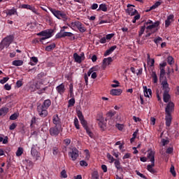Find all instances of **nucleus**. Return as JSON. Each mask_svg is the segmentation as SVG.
<instances>
[{"instance_id":"ea45409f","label":"nucleus","mask_w":179,"mask_h":179,"mask_svg":"<svg viewBox=\"0 0 179 179\" xmlns=\"http://www.w3.org/2000/svg\"><path fill=\"white\" fill-rule=\"evenodd\" d=\"M87 76H90V70H88L87 74L85 73L84 76L85 85L87 86V83H89V77H87Z\"/></svg>"},{"instance_id":"79ce46f5","label":"nucleus","mask_w":179,"mask_h":179,"mask_svg":"<svg viewBox=\"0 0 179 179\" xmlns=\"http://www.w3.org/2000/svg\"><path fill=\"white\" fill-rule=\"evenodd\" d=\"M74 125L76 129H80V127L79 125V120H78V117L74 118Z\"/></svg>"},{"instance_id":"4c0bfd02","label":"nucleus","mask_w":179,"mask_h":179,"mask_svg":"<svg viewBox=\"0 0 179 179\" xmlns=\"http://www.w3.org/2000/svg\"><path fill=\"white\" fill-rule=\"evenodd\" d=\"M154 43H155L157 45H159V44H162V43H163V38H162L160 36H157L154 39Z\"/></svg>"},{"instance_id":"4468645a","label":"nucleus","mask_w":179,"mask_h":179,"mask_svg":"<svg viewBox=\"0 0 179 179\" xmlns=\"http://www.w3.org/2000/svg\"><path fill=\"white\" fill-rule=\"evenodd\" d=\"M73 34L71 32H65L64 29H62L59 33L56 35V38H62V37H72Z\"/></svg>"},{"instance_id":"0eeeda50","label":"nucleus","mask_w":179,"mask_h":179,"mask_svg":"<svg viewBox=\"0 0 179 179\" xmlns=\"http://www.w3.org/2000/svg\"><path fill=\"white\" fill-rule=\"evenodd\" d=\"M68 155L71 160L75 162L79 157V150L73 147L71 149V151L69 152Z\"/></svg>"},{"instance_id":"72a5a7b5","label":"nucleus","mask_w":179,"mask_h":179,"mask_svg":"<svg viewBox=\"0 0 179 179\" xmlns=\"http://www.w3.org/2000/svg\"><path fill=\"white\" fill-rule=\"evenodd\" d=\"M73 58L75 59V62H78V64H80V62H82V57L79 56L78 53L73 54Z\"/></svg>"},{"instance_id":"423d86ee","label":"nucleus","mask_w":179,"mask_h":179,"mask_svg":"<svg viewBox=\"0 0 179 179\" xmlns=\"http://www.w3.org/2000/svg\"><path fill=\"white\" fill-rule=\"evenodd\" d=\"M77 116L78 117L81 125H83V128L85 129L87 135L90 136V128H89V126H87V122L85 120V117H83V113H82V111L77 110Z\"/></svg>"},{"instance_id":"f257e3e1","label":"nucleus","mask_w":179,"mask_h":179,"mask_svg":"<svg viewBox=\"0 0 179 179\" xmlns=\"http://www.w3.org/2000/svg\"><path fill=\"white\" fill-rule=\"evenodd\" d=\"M144 25L147 30L145 37H150L153 33H156L159 30V27L160 26V21H155L153 22L152 20H148L144 22Z\"/></svg>"},{"instance_id":"de8ad7c7","label":"nucleus","mask_w":179,"mask_h":179,"mask_svg":"<svg viewBox=\"0 0 179 179\" xmlns=\"http://www.w3.org/2000/svg\"><path fill=\"white\" fill-rule=\"evenodd\" d=\"M99 69L100 68L99 67V66H94V67L90 69V73H92V72H99Z\"/></svg>"},{"instance_id":"bb28decb","label":"nucleus","mask_w":179,"mask_h":179,"mask_svg":"<svg viewBox=\"0 0 179 179\" xmlns=\"http://www.w3.org/2000/svg\"><path fill=\"white\" fill-rule=\"evenodd\" d=\"M117 48V46H112L108 50H107L104 53V57H108V55H110V54H113L114 50Z\"/></svg>"},{"instance_id":"c9c22d12","label":"nucleus","mask_w":179,"mask_h":179,"mask_svg":"<svg viewBox=\"0 0 179 179\" xmlns=\"http://www.w3.org/2000/svg\"><path fill=\"white\" fill-rule=\"evenodd\" d=\"M13 65L15 66H22V65H23V60H14Z\"/></svg>"},{"instance_id":"774afa93","label":"nucleus","mask_w":179,"mask_h":179,"mask_svg":"<svg viewBox=\"0 0 179 179\" xmlns=\"http://www.w3.org/2000/svg\"><path fill=\"white\" fill-rule=\"evenodd\" d=\"M4 89L6 90H10V89H12V87L10 86V85L7 83L4 85Z\"/></svg>"},{"instance_id":"6e6552de","label":"nucleus","mask_w":179,"mask_h":179,"mask_svg":"<svg viewBox=\"0 0 179 179\" xmlns=\"http://www.w3.org/2000/svg\"><path fill=\"white\" fill-rule=\"evenodd\" d=\"M61 127L59 126H55L51 127L49 129V134L51 136H55L57 137L58 135H59V133L61 132L60 128Z\"/></svg>"},{"instance_id":"37998d69","label":"nucleus","mask_w":179,"mask_h":179,"mask_svg":"<svg viewBox=\"0 0 179 179\" xmlns=\"http://www.w3.org/2000/svg\"><path fill=\"white\" fill-rule=\"evenodd\" d=\"M17 117H19V114L15 113L10 116V120H11V121H15V120H17Z\"/></svg>"},{"instance_id":"6ab92c4d","label":"nucleus","mask_w":179,"mask_h":179,"mask_svg":"<svg viewBox=\"0 0 179 179\" xmlns=\"http://www.w3.org/2000/svg\"><path fill=\"white\" fill-rule=\"evenodd\" d=\"M52 122L55 125V127H61V119H59L58 115H53Z\"/></svg>"},{"instance_id":"c03bdc74","label":"nucleus","mask_w":179,"mask_h":179,"mask_svg":"<svg viewBox=\"0 0 179 179\" xmlns=\"http://www.w3.org/2000/svg\"><path fill=\"white\" fill-rule=\"evenodd\" d=\"M145 29H146V27L145 26V24H144V25L141 27V29L138 32L139 37H141V36H142V34H143V33H145Z\"/></svg>"},{"instance_id":"3c124183","label":"nucleus","mask_w":179,"mask_h":179,"mask_svg":"<svg viewBox=\"0 0 179 179\" xmlns=\"http://www.w3.org/2000/svg\"><path fill=\"white\" fill-rule=\"evenodd\" d=\"M60 174H61L62 178H68V175L66 174V171L65 169L62 170Z\"/></svg>"},{"instance_id":"9d476101","label":"nucleus","mask_w":179,"mask_h":179,"mask_svg":"<svg viewBox=\"0 0 179 179\" xmlns=\"http://www.w3.org/2000/svg\"><path fill=\"white\" fill-rule=\"evenodd\" d=\"M174 112V103L169 101L165 108L166 115H171V113Z\"/></svg>"},{"instance_id":"1a4fd4ad","label":"nucleus","mask_w":179,"mask_h":179,"mask_svg":"<svg viewBox=\"0 0 179 179\" xmlns=\"http://www.w3.org/2000/svg\"><path fill=\"white\" fill-rule=\"evenodd\" d=\"M37 111L39 117H41L42 118H45V117L48 115V110H47V109L45 108H43V106H38Z\"/></svg>"},{"instance_id":"a878e982","label":"nucleus","mask_w":179,"mask_h":179,"mask_svg":"<svg viewBox=\"0 0 179 179\" xmlns=\"http://www.w3.org/2000/svg\"><path fill=\"white\" fill-rule=\"evenodd\" d=\"M144 90V96L145 97H150V96H152V90L148 89V87L145 86L143 87Z\"/></svg>"},{"instance_id":"4d7b16f0","label":"nucleus","mask_w":179,"mask_h":179,"mask_svg":"<svg viewBox=\"0 0 179 179\" xmlns=\"http://www.w3.org/2000/svg\"><path fill=\"white\" fill-rule=\"evenodd\" d=\"M64 143L66 146H69L71 145V139L70 138H66L64 140Z\"/></svg>"},{"instance_id":"4be33fe9","label":"nucleus","mask_w":179,"mask_h":179,"mask_svg":"<svg viewBox=\"0 0 179 179\" xmlns=\"http://www.w3.org/2000/svg\"><path fill=\"white\" fill-rule=\"evenodd\" d=\"M122 93V90L121 89H113L110 90V94L112 96H121Z\"/></svg>"},{"instance_id":"b1692460","label":"nucleus","mask_w":179,"mask_h":179,"mask_svg":"<svg viewBox=\"0 0 179 179\" xmlns=\"http://www.w3.org/2000/svg\"><path fill=\"white\" fill-rule=\"evenodd\" d=\"M173 120V117H171V115H166L165 116V121H166V126L170 127L171 125V121Z\"/></svg>"},{"instance_id":"69168bd1","label":"nucleus","mask_w":179,"mask_h":179,"mask_svg":"<svg viewBox=\"0 0 179 179\" xmlns=\"http://www.w3.org/2000/svg\"><path fill=\"white\" fill-rule=\"evenodd\" d=\"M35 122H36V117H34L31 120V124H30L31 128H33V125H34Z\"/></svg>"},{"instance_id":"c756f323","label":"nucleus","mask_w":179,"mask_h":179,"mask_svg":"<svg viewBox=\"0 0 179 179\" xmlns=\"http://www.w3.org/2000/svg\"><path fill=\"white\" fill-rule=\"evenodd\" d=\"M9 112V108H6V107H3L1 108H0V117L6 115V114H8V113Z\"/></svg>"},{"instance_id":"09e8293b","label":"nucleus","mask_w":179,"mask_h":179,"mask_svg":"<svg viewBox=\"0 0 179 179\" xmlns=\"http://www.w3.org/2000/svg\"><path fill=\"white\" fill-rule=\"evenodd\" d=\"M107 157L108 160H110V163H114L115 159H114V157L112 156L110 153L107 154Z\"/></svg>"},{"instance_id":"a19ab883","label":"nucleus","mask_w":179,"mask_h":179,"mask_svg":"<svg viewBox=\"0 0 179 179\" xmlns=\"http://www.w3.org/2000/svg\"><path fill=\"white\" fill-rule=\"evenodd\" d=\"M92 179H100L99 178V172L97 171H94L92 173Z\"/></svg>"},{"instance_id":"f3484780","label":"nucleus","mask_w":179,"mask_h":179,"mask_svg":"<svg viewBox=\"0 0 179 179\" xmlns=\"http://www.w3.org/2000/svg\"><path fill=\"white\" fill-rule=\"evenodd\" d=\"M114 36H115V34L113 33V34H108L107 35H106L105 37H103L102 38L100 39V43L101 44H105V43H107V41H110V40H111V38H113V37H114Z\"/></svg>"},{"instance_id":"aec40b11","label":"nucleus","mask_w":179,"mask_h":179,"mask_svg":"<svg viewBox=\"0 0 179 179\" xmlns=\"http://www.w3.org/2000/svg\"><path fill=\"white\" fill-rule=\"evenodd\" d=\"M172 22H174V15L173 14L169 15L165 20V27H169V26L171 24Z\"/></svg>"},{"instance_id":"e433bc0d","label":"nucleus","mask_w":179,"mask_h":179,"mask_svg":"<svg viewBox=\"0 0 179 179\" xmlns=\"http://www.w3.org/2000/svg\"><path fill=\"white\" fill-rule=\"evenodd\" d=\"M151 78H152L153 83H157V74L155 71L152 72Z\"/></svg>"},{"instance_id":"20e7f679","label":"nucleus","mask_w":179,"mask_h":179,"mask_svg":"<svg viewBox=\"0 0 179 179\" xmlns=\"http://www.w3.org/2000/svg\"><path fill=\"white\" fill-rule=\"evenodd\" d=\"M96 120L99 122L98 125L101 131H106V128H107V123L106 122V120H104L103 113L98 112L96 116Z\"/></svg>"},{"instance_id":"49530a36","label":"nucleus","mask_w":179,"mask_h":179,"mask_svg":"<svg viewBox=\"0 0 179 179\" xmlns=\"http://www.w3.org/2000/svg\"><path fill=\"white\" fill-rule=\"evenodd\" d=\"M15 13H16V10L10 9L8 10L6 14H7V16H12L13 15H15Z\"/></svg>"},{"instance_id":"bf43d9fd","label":"nucleus","mask_w":179,"mask_h":179,"mask_svg":"<svg viewBox=\"0 0 179 179\" xmlns=\"http://www.w3.org/2000/svg\"><path fill=\"white\" fill-rule=\"evenodd\" d=\"M16 127H17V124L13 123L12 124L10 125L9 130L10 131H13V129H15L16 128Z\"/></svg>"},{"instance_id":"052dcab7","label":"nucleus","mask_w":179,"mask_h":179,"mask_svg":"<svg viewBox=\"0 0 179 179\" xmlns=\"http://www.w3.org/2000/svg\"><path fill=\"white\" fill-rule=\"evenodd\" d=\"M80 165L82 167H87V162H86V161H85V160H82L80 162Z\"/></svg>"},{"instance_id":"13d9d810","label":"nucleus","mask_w":179,"mask_h":179,"mask_svg":"<svg viewBox=\"0 0 179 179\" xmlns=\"http://www.w3.org/2000/svg\"><path fill=\"white\" fill-rule=\"evenodd\" d=\"M115 127L119 131H122V129H124V124H116Z\"/></svg>"},{"instance_id":"a211bd4d","label":"nucleus","mask_w":179,"mask_h":179,"mask_svg":"<svg viewBox=\"0 0 179 179\" xmlns=\"http://www.w3.org/2000/svg\"><path fill=\"white\" fill-rule=\"evenodd\" d=\"M31 155L33 157H40V153L37 151V146L33 145L31 149Z\"/></svg>"},{"instance_id":"473e14b6","label":"nucleus","mask_w":179,"mask_h":179,"mask_svg":"<svg viewBox=\"0 0 179 179\" xmlns=\"http://www.w3.org/2000/svg\"><path fill=\"white\" fill-rule=\"evenodd\" d=\"M114 164L117 170H122V166H121V162H120V160L115 159Z\"/></svg>"},{"instance_id":"e2e57ef3","label":"nucleus","mask_w":179,"mask_h":179,"mask_svg":"<svg viewBox=\"0 0 179 179\" xmlns=\"http://www.w3.org/2000/svg\"><path fill=\"white\" fill-rule=\"evenodd\" d=\"M135 172L137 174V176H139V177H141V178L147 179L146 176H145V175H143V173H141V172H139V171H136Z\"/></svg>"},{"instance_id":"ddd939ff","label":"nucleus","mask_w":179,"mask_h":179,"mask_svg":"<svg viewBox=\"0 0 179 179\" xmlns=\"http://www.w3.org/2000/svg\"><path fill=\"white\" fill-rule=\"evenodd\" d=\"M160 82L162 86V90H164V93H169L170 87H169V83H167V78H165L164 80H161Z\"/></svg>"},{"instance_id":"2f4dec72","label":"nucleus","mask_w":179,"mask_h":179,"mask_svg":"<svg viewBox=\"0 0 179 179\" xmlns=\"http://www.w3.org/2000/svg\"><path fill=\"white\" fill-rule=\"evenodd\" d=\"M115 115V111L110 110L106 113V118L105 119V121H107V120H111V117Z\"/></svg>"},{"instance_id":"7ed1b4c3","label":"nucleus","mask_w":179,"mask_h":179,"mask_svg":"<svg viewBox=\"0 0 179 179\" xmlns=\"http://www.w3.org/2000/svg\"><path fill=\"white\" fill-rule=\"evenodd\" d=\"M49 10H50L52 15L57 17V19H59V20L62 19L64 22H66L68 20V15H66L65 12L52 8H49Z\"/></svg>"},{"instance_id":"603ef678","label":"nucleus","mask_w":179,"mask_h":179,"mask_svg":"<svg viewBox=\"0 0 179 179\" xmlns=\"http://www.w3.org/2000/svg\"><path fill=\"white\" fill-rule=\"evenodd\" d=\"M75 106V99L71 98L69 101V107H73Z\"/></svg>"},{"instance_id":"5fc2aeb1","label":"nucleus","mask_w":179,"mask_h":179,"mask_svg":"<svg viewBox=\"0 0 179 179\" xmlns=\"http://www.w3.org/2000/svg\"><path fill=\"white\" fill-rule=\"evenodd\" d=\"M55 48V45H48L45 47V51H52Z\"/></svg>"},{"instance_id":"c85d7f7f","label":"nucleus","mask_w":179,"mask_h":179,"mask_svg":"<svg viewBox=\"0 0 179 179\" xmlns=\"http://www.w3.org/2000/svg\"><path fill=\"white\" fill-rule=\"evenodd\" d=\"M113 62V58L112 57H108L105 58L103 60V66H106L107 65H110Z\"/></svg>"},{"instance_id":"393cba45","label":"nucleus","mask_w":179,"mask_h":179,"mask_svg":"<svg viewBox=\"0 0 179 179\" xmlns=\"http://www.w3.org/2000/svg\"><path fill=\"white\" fill-rule=\"evenodd\" d=\"M171 99V96L169 94V92H164L163 101H164V103H170Z\"/></svg>"},{"instance_id":"cd10ccee","label":"nucleus","mask_w":179,"mask_h":179,"mask_svg":"<svg viewBox=\"0 0 179 179\" xmlns=\"http://www.w3.org/2000/svg\"><path fill=\"white\" fill-rule=\"evenodd\" d=\"M159 80L162 82V79H164V76H166V70L163 67L159 68Z\"/></svg>"},{"instance_id":"6e6d98bb","label":"nucleus","mask_w":179,"mask_h":179,"mask_svg":"<svg viewBox=\"0 0 179 179\" xmlns=\"http://www.w3.org/2000/svg\"><path fill=\"white\" fill-rule=\"evenodd\" d=\"M168 64L169 65H173V64H174V59L173 58V57L169 56L168 57Z\"/></svg>"},{"instance_id":"a18cd8bd","label":"nucleus","mask_w":179,"mask_h":179,"mask_svg":"<svg viewBox=\"0 0 179 179\" xmlns=\"http://www.w3.org/2000/svg\"><path fill=\"white\" fill-rule=\"evenodd\" d=\"M69 93H70V97H73V84L69 85Z\"/></svg>"},{"instance_id":"9b49d317","label":"nucleus","mask_w":179,"mask_h":179,"mask_svg":"<svg viewBox=\"0 0 179 179\" xmlns=\"http://www.w3.org/2000/svg\"><path fill=\"white\" fill-rule=\"evenodd\" d=\"M70 27H78V30H80L81 33H85V31H86V29H85V27H83L82 23L79 21L71 22L70 24Z\"/></svg>"},{"instance_id":"f8f14e48","label":"nucleus","mask_w":179,"mask_h":179,"mask_svg":"<svg viewBox=\"0 0 179 179\" xmlns=\"http://www.w3.org/2000/svg\"><path fill=\"white\" fill-rule=\"evenodd\" d=\"M13 41V36L10 35L6 36V38H4L1 43V45H10V44H12V42Z\"/></svg>"},{"instance_id":"864d4df0","label":"nucleus","mask_w":179,"mask_h":179,"mask_svg":"<svg viewBox=\"0 0 179 179\" xmlns=\"http://www.w3.org/2000/svg\"><path fill=\"white\" fill-rule=\"evenodd\" d=\"M8 80H9V78L4 77V78H3V79L0 80V83L1 85H5V83H6V82H8Z\"/></svg>"},{"instance_id":"dca6fc26","label":"nucleus","mask_w":179,"mask_h":179,"mask_svg":"<svg viewBox=\"0 0 179 179\" xmlns=\"http://www.w3.org/2000/svg\"><path fill=\"white\" fill-rule=\"evenodd\" d=\"M41 86H43V83L41 81H37L34 83L30 87L32 92H36V90H40Z\"/></svg>"},{"instance_id":"f704fd0d","label":"nucleus","mask_w":179,"mask_h":179,"mask_svg":"<svg viewBox=\"0 0 179 179\" xmlns=\"http://www.w3.org/2000/svg\"><path fill=\"white\" fill-rule=\"evenodd\" d=\"M97 10H102V12H107V6L106 3H101Z\"/></svg>"},{"instance_id":"f03ea898","label":"nucleus","mask_w":179,"mask_h":179,"mask_svg":"<svg viewBox=\"0 0 179 179\" xmlns=\"http://www.w3.org/2000/svg\"><path fill=\"white\" fill-rule=\"evenodd\" d=\"M53 33H54V31L52 29H47V30L41 31L40 33L38 34V36H42V38L34 40L33 43L36 45L47 44V42H45V40H47L48 38H50V37H52Z\"/></svg>"},{"instance_id":"0e129e2a","label":"nucleus","mask_w":179,"mask_h":179,"mask_svg":"<svg viewBox=\"0 0 179 179\" xmlns=\"http://www.w3.org/2000/svg\"><path fill=\"white\" fill-rule=\"evenodd\" d=\"M173 148H171V147L168 148L166 149V152L168 155H171V153H173Z\"/></svg>"},{"instance_id":"7c9ffc66","label":"nucleus","mask_w":179,"mask_h":179,"mask_svg":"<svg viewBox=\"0 0 179 179\" xmlns=\"http://www.w3.org/2000/svg\"><path fill=\"white\" fill-rule=\"evenodd\" d=\"M127 9L126 10L127 13H128V15H129L131 16L133 10H134V8H135V6L132 5V4H128L127 5Z\"/></svg>"},{"instance_id":"2eb2a0df","label":"nucleus","mask_w":179,"mask_h":179,"mask_svg":"<svg viewBox=\"0 0 179 179\" xmlns=\"http://www.w3.org/2000/svg\"><path fill=\"white\" fill-rule=\"evenodd\" d=\"M66 88H65V84L62 83L56 87V92L60 95L64 96V93H65Z\"/></svg>"},{"instance_id":"680f3d73","label":"nucleus","mask_w":179,"mask_h":179,"mask_svg":"<svg viewBox=\"0 0 179 179\" xmlns=\"http://www.w3.org/2000/svg\"><path fill=\"white\" fill-rule=\"evenodd\" d=\"M52 152H53V155H54L55 156H57V155H58V152H59V150H58V148L54 147V148H52Z\"/></svg>"},{"instance_id":"58836bf2","label":"nucleus","mask_w":179,"mask_h":179,"mask_svg":"<svg viewBox=\"0 0 179 179\" xmlns=\"http://www.w3.org/2000/svg\"><path fill=\"white\" fill-rule=\"evenodd\" d=\"M15 155L17 157H20V156H22L23 155V148L19 147L17 150V152H15Z\"/></svg>"},{"instance_id":"5701e85b","label":"nucleus","mask_w":179,"mask_h":179,"mask_svg":"<svg viewBox=\"0 0 179 179\" xmlns=\"http://www.w3.org/2000/svg\"><path fill=\"white\" fill-rule=\"evenodd\" d=\"M50 106H51V99H46L43 101V104L41 105V107H43V108H46V110H48Z\"/></svg>"},{"instance_id":"8fccbe9b","label":"nucleus","mask_w":179,"mask_h":179,"mask_svg":"<svg viewBox=\"0 0 179 179\" xmlns=\"http://www.w3.org/2000/svg\"><path fill=\"white\" fill-rule=\"evenodd\" d=\"M170 173L172 174L173 177H176L177 176V173H176V170L174 169V166H171L170 169Z\"/></svg>"},{"instance_id":"39448f33","label":"nucleus","mask_w":179,"mask_h":179,"mask_svg":"<svg viewBox=\"0 0 179 179\" xmlns=\"http://www.w3.org/2000/svg\"><path fill=\"white\" fill-rule=\"evenodd\" d=\"M148 158L150 159L152 164L147 166V170L152 173V174H155L156 173V170L153 169L155 167V152L152 150L150 151L148 154Z\"/></svg>"},{"instance_id":"412c9836","label":"nucleus","mask_w":179,"mask_h":179,"mask_svg":"<svg viewBox=\"0 0 179 179\" xmlns=\"http://www.w3.org/2000/svg\"><path fill=\"white\" fill-rule=\"evenodd\" d=\"M22 8H23V9H29V10H31L34 13H36V15H37V10L36 9V8H34V6L29 4H22Z\"/></svg>"},{"instance_id":"338daca9","label":"nucleus","mask_w":179,"mask_h":179,"mask_svg":"<svg viewBox=\"0 0 179 179\" xmlns=\"http://www.w3.org/2000/svg\"><path fill=\"white\" fill-rule=\"evenodd\" d=\"M162 146H166V145L169 144V140L162 138Z\"/></svg>"}]
</instances>
